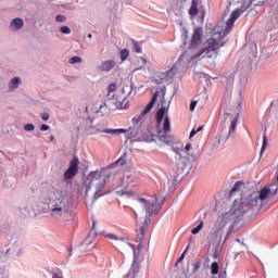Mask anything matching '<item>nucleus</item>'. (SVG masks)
I'll list each match as a JSON object with an SVG mask.
<instances>
[{
    "label": "nucleus",
    "instance_id": "29",
    "mask_svg": "<svg viewBox=\"0 0 278 278\" xmlns=\"http://www.w3.org/2000/svg\"><path fill=\"white\" fill-rule=\"evenodd\" d=\"M83 59L80 56H72L68 61L70 64H81Z\"/></svg>",
    "mask_w": 278,
    "mask_h": 278
},
{
    "label": "nucleus",
    "instance_id": "48",
    "mask_svg": "<svg viewBox=\"0 0 278 278\" xmlns=\"http://www.w3.org/2000/svg\"><path fill=\"white\" fill-rule=\"evenodd\" d=\"M52 278H62V276L60 274H53Z\"/></svg>",
    "mask_w": 278,
    "mask_h": 278
},
{
    "label": "nucleus",
    "instance_id": "23",
    "mask_svg": "<svg viewBox=\"0 0 278 278\" xmlns=\"http://www.w3.org/2000/svg\"><path fill=\"white\" fill-rule=\"evenodd\" d=\"M21 86V77H13L9 83V89L10 90H16Z\"/></svg>",
    "mask_w": 278,
    "mask_h": 278
},
{
    "label": "nucleus",
    "instance_id": "15",
    "mask_svg": "<svg viewBox=\"0 0 278 278\" xmlns=\"http://www.w3.org/2000/svg\"><path fill=\"white\" fill-rule=\"evenodd\" d=\"M106 108V110H118V100H105L103 104L100 105V111Z\"/></svg>",
    "mask_w": 278,
    "mask_h": 278
},
{
    "label": "nucleus",
    "instance_id": "24",
    "mask_svg": "<svg viewBox=\"0 0 278 278\" xmlns=\"http://www.w3.org/2000/svg\"><path fill=\"white\" fill-rule=\"evenodd\" d=\"M198 5H199V0H192L191 8L189 10L190 16H197V14H199Z\"/></svg>",
    "mask_w": 278,
    "mask_h": 278
},
{
    "label": "nucleus",
    "instance_id": "52",
    "mask_svg": "<svg viewBox=\"0 0 278 278\" xmlns=\"http://www.w3.org/2000/svg\"><path fill=\"white\" fill-rule=\"evenodd\" d=\"M87 36H88V38H92V34H90V33Z\"/></svg>",
    "mask_w": 278,
    "mask_h": 278
},
{
    "label": "nucleus",
    "instance_id": "26",
    "mask_svg": "<svg viewBox=\"0 0 278 278\" xmlns=\"http://www.w3.org/2000/svg\"><path fill=\"white\" fill-rule=\"evenodd\" d=\"M268 147V137L266 134L263 135V146L261 149V155H264V151H266V148Z\"/></svg>",
    "mask_w": 278,
    "mask_h": 278
},
{
    "label": "nucleus",
    "instance_id": "50",
    "mask_svg": "<svg viewBox=\"0 0 278 278\" xmlns=\"http://www.w3.org/2000/svg\"><path fill=\"white\" fill-rule=\"evenodd\" d=\"M53 140H55V137L50 136V141L53 142Z\"/></svg>",
    "mask_w": 278,
    "mask_h": 278
},
{
    "label": "nucleus",
    "instance_id": "18",
    "mask_svg": "<svg viewBox=\"0 0 278 278\" xmlns=\"http://www.w3.org/2000/svg\"><path fill=\"white\" fill-rule=\"evenodd\" d=\"M122 97H126L127 99H134V87L131 85H125L122 87Z\"/></svg>",
    "mask_w": 278,
    "mask_h": 278
},
{
    "label": "nucleus",
    "instance_id": "30",
    "mask_svg": "<svg viewBox=\"0 0 278 278\" xmlns=\"http://www.w3.org/2000/svg\"><path fill=\"white\" fill-rule=\"evenodd\" d=\"M127 58H129V50L123 49L121 51V60H122V62H125V60H127Z\"/></svg>",
    "mask_w": 278,
    "mask_h": 278
},
{
    "label": "nucleus",
    "instance_id": "32",
    "mask_svg": "<svg viewBox=\"0 0 278 278\" xmlns=\"http://www.w3.org/2000/svg\"><path fill=\"white\" fill-rule=\"evenodd\" d=\"M190 149H192V144L187 143L185 148H180V151H186L187 155H192V153H190Z\"/></svg>",
    "mask_w": 278,
    "mask_h": 278
},
{
    "label": "nucleus",
    "instance_id": "4",
    "mask_svg": "<svg viewBox=\"0 0 278 278\" xmlns=\"http://www.w3.org/2000/svg\"><path fill=\"white\" fill-rule=\"evenodd\" d=\"M41 202L48 206L50 216L54 220H64L71 216L73 200L63 189H47L41 197Z\"/></svg>",
    "mask_w": 278,
    "mask_h": 278
},
{
    "label": "nucleus",
    "instance_id": "39",
    "mask_svg": "<svg viewBox=\"0 0 278 278\" xmlns=\"http://www.w3.org/2000/svg\"><path fill=\"white\" fill-rule=\"evenodd\" d=\"M109 92H116V84H111L108 88Z\"/></svg>",
    "mask_w": 278,
    "mask_h": 278
},
{
    "label": "nucleus",
    "instance_id": "20",
    "mask_svg": "<svg viewBox=\"0 0 278 278\" xmlns=\"http://www.w3.org/2000/svg\"><path fill=\"white\" fill-rule=\"evenodd\" d=\"M94 223L92 225V229L90 230L88 237L85 239V244H92L94 240H97V230L94 229Z\"/></svg>",
    "mask_w": 278,
    "mask_h": 278
},
{
    "label": "nucleus",
    "instance_id": "38",
    "mask_svg": "<svg viewBox=\"0 0 278 278\" xmlns=\"http://www.w3.org/2000/svg\"><path fill=\"white\" fill-rule=\"evenodd\" d=\"M199 268H201V261H198L193 265V273H198Z\"/></svg>",
    "mask_w": 278,
    "mask_h": 278
},
{
    "label": "nucleus",
    "instance_id": "9",
    "mask_svg": "<svg viewBox=\"0 0 278 278\" xmlns=\"http://www.w3.org/2000/svg\"><path fill=\"white\" fill-rule=\"evenodd\" d=\"M190 62L192 61L190 60L188 54H181L178 62H176V64L169 71H167V74H166L167 79H179V77H181L180 66L181 65L186 66V64H190Z\"/></svg>",
    "mask_w": 278,
    "mask_h": 278
},
{
    "label": "nucleus",
    "instance_id": "17",
    "mask_svg": "<svg viewBox=\"0 0 278 278\" xmlns=\"http://www.w3.org/2000/svg\"><path fill=\"white\" fill-rule=\"evenodd\" d=\"M220 245H208V253L213 260H218L220 257Z\"/></svg>",
    "mask_w": 278,
    "mask_h": 278
},
{
    "label": "nucleus",
    "instance_id": "31",
    "mask_svg": "<svg viewBox=\"0 0 278 278\" xmlns=\"http://www.w3.org/2000/svg\"><path fill=\"white\" fill-rule=\"evenodd\" d=\"M201 229H203V222H200V224L191 230V233H193V236H197V233H199Z\"/></svg>",
    "mask_w": 278,
    "mask_h": 278
},
{
    "label": "nucleus",
    "instance_id": "58",
    "mask_svg": "<svg viewBox=\"0 0 278 278\" xmlns=\"http://www.w3.org/2000/svg\"><path fill=\"white\" fill-rule=\"evenodd\" d=\"M86 112H88V108H86Z\"/></svg>",
    "mask_w": 278,
    "mask_h": 278
},
{
    "label": "nucleus",
    "instance_id": "40",
    "mask_svg": "<svg viewBox=\"0 0 278 278\" xmlns=\"http://www.w3.org/2000/svg\"><path fill=\"white\" fill-rule=\"evenodd\" d=\"M49 129H50V127H49V125H47V124H42V125L40 126V131H49Z\"/></svg>",
    "mask_w": 278,
    "mask_h": 278
},
{
    "label": "nucleus",
    "instance_id": "53",
    "mask_svg": "<svg viewBox=\"0 0 278 278\" xmlns=\"http://www.w3.org/2000/svg\"><path fill=\"white\" fill-rule=\"evenodd\" d=\"M20 212H21V214H26L25 212H23V208H20Z\"/></svg>",
    "mask_w": 278,
    "mask_h": 278
},
{
    "label": "nucleus",
    "instance_id": "34",
    "mask_svg": "<svg viewBox=\"0 0 278 278\" xmlns=\"http://www.w3.org/2000/svg\"><path fill=\"white\" fill-rule=\"evenodd\" d=\"M34 129H36V126H34V124H26L24 126V131H34Z\"/></svg>",
    "mask_w": 278,
    "mask_h": 278
},
{
    "label": "nucleus",
    "instance_id": "35",
    "mask_svg": "<svg viewBox=\"0 0 278 278\" xmlns=\"http://www.w3.org/2000/svg\"><path fill=\"white\" fill-rule=\"evenodd\" d=\"M60 31H62L65 35H68V34H71V27H68V26H61L60 27Z\"/></svg>",
    "mask_w": 278,
    "mask_h": 278
},
{
    "label": "nucleus",
    "instance_id": "6",
    "mask_svg": "<svg viewBox=\"0 0 278 278\" xmlns=\"http://www.w3.org/2000/svg\"><path fill=\"white\" fill-rule=\"evenodd\" d=\"M155 205H157V198H150L149 200L139 198L135 204H134V213L136 218H138V214H142V212L146 211L144 222L142 226L139 227V231L137 230V238L139 240V249L142 247V243L144 242V236L147 233V229H149V224L151 223L150 216H153V214H157V211L155 210Z\"/></svg>",
    "mask_w": 278,
    "mask_h": 278
},
{
    "label": "nucleus",
    "instance_id": "43",
    "mask_svg": "<svg viewBox=\"0 0 278 278\" xmlns=\"http://www.w3.org/2000/svg\"><path fill=\"white\" fill-rule=\"evenodd\" d=\"M49 113H41V118H42V121H49Z\"/></svg>",
    "mask_w": 278,
    "mask_h": 278
},
{
    "label": "nucleus",
    "instance_id": "41",
    "mask_svg": "<svg viewBox=\"0 0 278 278\" xmlns=\"http://www.w3.org/2000/svg\"><path fill=\"white\" fill-rule=\"evenodd\" d=\"M194 108H197V101H192L190 103V106H189L190 112H194Z\"/></svg>",
    "mask_w": 278,
    "mask_h": 278
},
{
    "label": "nucleus",
    "instance_id": "21",
    "mask_svg": "<svg viewBox=\"0 0 278 278\" xmlns=\"http://www.w3.org/2000/svg\"><path fill=\"white\" fill-rule=\"evenodd\" d=\"M138 131H140V129L131 126L128 129H124V132L122 134H127L128 138H136L138 136Z\"/></svg>",
    "mask_w": 278,
    "mask_h": 278
},
{
    "label": "nucleus",
    "instance_id": "10",
    "mask_svg": "<svg viewBox=\"0 0 278 278\" xmlns=\"http://www.w3.org/2000/svg\"><path fill=\"white\" fill-rule=\"evenodd\" d=\"M108 124L103 123V124H98L97 126H90L89 128H87V134H109L110 136H121V134L125 132V130H123V128H118V129H108L106 127Z\"/></svg>",
    "mask_w": 278,
    "mask_h": 278
},
{
    "label": "nucleus",
    "instance_id": "37",
    "mask_svg": "<svg viewBox=\"0 0 278 278\" xmlns=\"http://www.w3.org/2000/svg\"><path fill=\"white\" fill-rule=\"evenodd\" d=\"M132 42H134V51H136V53H142V48H140L138 42L136 41H132Z\"/></svg>",
    "mask_w": 278,
    "mask_h": 278
},
{
    "label": "nucleus",
    "instance_id": "22",
    "mask_svg": "<svg viewBox=\"0 0 278 278\" xmlns=\"http://www.w3.org/2000/svg\"><path fill=\"white\" fill-rule=\"evenodd\" d=\"M231 250H232V253H235L236 255H240V253L244 251V249L240 247V239H236V241L231 245Z\"/></svg>",
    "mask_w": 278,
    "mask_h": 278
},
{
    "label": "nucleus",
    "instance_id": "16",
    "mask_svg": "<svg viewBox=\"0 0 278 278\" xmlns=\"http://www.w3.org/2000/svg\"><path fill=\"white\" fill-rule=\"evenodd\" d=\"M23 251V248L18 243H13L10 245V248L4 253H11V255H15L18 257Z\"/></svg>",
    "mask_w": 278,
    "mask_h": 278
},
{
    "label": "nucleus",
    "instance_id": "11",
    "mask_svg": "<svg viewBox=\"0 0 278 278\" xmlns=\"http://www.w3.org/2000/svg\"><path fill=\"white\" fill-rule=\"evenodd\" d=\"M79 159L77 156H75L71 162H70V166L66 169V172L64 173V179L68 180V179H74L75 176L77 175V173H79Z\"/></svg>",
    "mask_w": 278,
    "mask_h": 278
},
{
    "label": "nucleus",
    "instance_id": "5",
    "mask_svg": "<svg viewBox=\"0 0 278 278\" xmlns=\"http://www.w3.org/2000/svg\"><path fill=\"white\" fill-rule=\"evenodd\" d=\"M118 170H116L112 165L104 168L102 172H91L84 182L78 188V193L81 194L85 190V197H88L90 190H96L93 195V201H97L100 197H103V190H105V185L110 184L112 179H116Z\"/></svg>",
    "mask_w": 278,
    "mask_h": 278
},
{
    "label": "nucleus",
    "instance_id": "47",
    "mask_svg": "<svg viewBox=\"0 0 278 278\" xmlns=\"http://www.w3.org/2000/svg\"><path fill=\"white\" fill-rule=\"evenodd\" d=\"M262 53H264V49H262V47L260 48V50L256 49V55H262Z\"/></svg>",
    "mask_w": 278,
    "mask_h": 278
},
{
    "label": "nucleus",
    "instance_id": "13",
    "mask_svg": "<svg viewBox=\"0 0 278 278\" xmlns=\"http://www.w3.org/2000/svg\"><path fill=\"white\" fill-rule=\"evenodd\" d=\"M115 67H116V61L106 60L97 66V71H99L100 73H110V71H113Z\"/></svg>",
    "mask_w": 278,
    "mask_h": 278
},
{
    "label": "nucleus",
    "instance_id": "54",
    "mask_svg": "<svg viewBox=\"0 0 278 278\" xmlns=\"http://www.w3.org/2000/svg\"><path fill=\"white\" fill-rule=\"evenodd\" d=\"M225 242H227V238L224 239L223 244H225Z\"/></svg>",
    "mask_w": 278,
    "mask_h": 278
},
{
    "label": "nucleus",
    "instance_id": "51",
    "mask_svg": "<svg viewBox=\"0 0 278 278\" xmlns=\"http://www.w3.org/2000/svg\"><path fill=\"white\" fill-rule=\"evenodd\" d=\"M230 233H231V231H228V232L226 233V237H225V238H226V239L229 238V235H230Z\"/></svg>",
    "mask_w": 278,
    "mask_h": 278
},
{
    "label": "nucleus",
    "instance_id": "42",
    "mask_svg": "<svg viewBox=\"0 0 278 278\" xmlns=\"http://www.w3.org/2000/svg\"><path fill=\"white\" fill-rule=\"evenodd\" d=\"M106 100H111V101L115 100L114 92L109 91V93L106 94Z\"/></svg>",
    "mask_w": 278,
    "mask_h": 278
},
{
    "label": "nucleus",
    "instance_id": "12",
    "mask_svg": "<svg viewBox=\"0 0 278 278\" xmlns=\"http://www.w3.org/2000/svg\"><path fill=\"white\" fill-rule=\"evenodd\" d=\"M223 238V231H216V229L213 228V232L208 235V247H220V239Z\"/></svg>",
    "mask_w": 278,
    "mask_h": 278
},
{
    "label": "nucleus",
    "instance_id": "2",
    "mask_svg": "<svg viewBox=\"0 0 278 278\" xmlns=\"http://www.w3.org/2000/svg\"><path fill=\"white\" fill-rule=\"evenodd\" d=\"M239 8H237L230 15V18L226 23V30L224 33L220 31V28H216L215 33L211 38L206 41V47L200 49L199 51H194L199 45H201V38H203V28L198 27L194 29V33L191 38V48L188 52H185V55L194 62L201 60H216L218 58V49L223 47V36H227L231 29H233V25L240 15L243 12H247L251 8V1H241L238 2Z\"/></svg>",
    "mask_w": 278,
    "mask_h": 278
},
{
    "label": "nucleus",
    "instance_id": "55",
    "mask_svg": "<svg viewBox=\"0 0 278 278\" xmlns=\"http://www.w3.org/2000/svg\"><path fill=\"white\" fill-rule=\"evenodd\" d=\"M88 121H89L90 123H92V119L88 118Z\"/></svg>",
    "mask_w": 278,
    "mask_h": 278
},
{
    "label": "nucleus",
    "instance_id": "46",
    "mask_svg": "<svg viewBox=\"0 0 278 278\" xmlns=\"http://www.w3.org/2000/svg\"><path fill=\"white\" fill-rule=\"evenodd\" d=\"M240 248L243 249V251H247V243L244 241H240Z\"/></svg>",
    "mask_w": 278,
    "mask_h": 278
},
{
    "label": "nucleus",
    "instance_id": "8",
    "mask_svg": "<svg viewBox=\"0 0 278 278\" xmlns=\"http://www.w3.org/2000/svg\"><path fill=\"white\" fill-rule=\"evenodd\" d=\"M175 156V164L178 168L179 173H190L192 169V164H194V160L197 156L194 153L187 154L186 150H181V148H174Z\"/></svg>",
    "mask_w": 278,
    "mask_h": 278
},
{
    "label": "nucleus",
    "instance_id": "19",
    "mask_svg": "<svg viewBox=\"0 0 278 278\" xmlns=\"http://www.w3.org/2000/svg\"><path fill=\"white\" fill-rule=\"evenodd\" d=\"M122 100H117V110H127L129 108V101L131 98L121 97Z\"/></svg>",
    "mask_w": 278,
    "mask_h": 278
},
{
    "label": "nucleus",
    "instance_id": "25",
    "mask_svg": "<svg viewBox=\"0 0 278 278\" xmlns=\"http://www.w3.org/2000/svg\"><path fill=\"white\" fill-rule=\"evenodd\" d=\"M142 121H144V117L142 115L135 116L132 118V127L140 129L142 127Z\"/></svg>",
    "mask_w": 278,
    "mask_h": 278
},
{
    "label": "nucleus",
    "instance_id": "28",
    "mask_svg": "<svg viewBox=\"0 0 278 278\" xmlns=\"http://www.w3.org/2000/svg\"><path fill=\"white\" fill-rule=\"evenodd\" d=\"M127 164V160L121 157L115 163L111 164L113 168H116V166H125Z\"/></svg>",
    "mask_w": 278,
    "mask_h": 278
},
{
    "label": "nucleus",
    "instance_id": "33",
    "mask_svg": "<svg viewBox=\"0 0 278 278\" xmlns=\"http://www.w3.org/2000/svg\"><path fill=\"white\" fill-rule=\"evenodd\" d=\"M55 21H56V23H66V16L59 14L55 16Z\"/></svg>",
    "mask_w": 278,
    "mask_h": 278
},
{
    "label": "nucleus",
    "instance_id": "49",
    "mask_svg": "<svg viewBox=\"0 0 278 278\" xmlns=\"http://www.w3.org/2000/svg\"><path fill=\"white\" fill-rule=\"evenodd\" d=\"M195 130H197L198 132H199V131H203V126L198 127Z\"/></svg>",
    "mask_w": 278,
    "mask_h": 278
},
{
    "label": "nucleus",
    "instance_id": "45",
    "mask_svg": "<svg viewBox=\"0 0 278 278\" xmlns=\"http://www.w3.org/2000/svg\"><path fill=\"white\" fill-rule=\"evenodd\" d=\"M197 134H199L198 131H197V129H192L191 130V132H190V136H189V138H193V136H197Z\"/></svg>",
    "mask_w": 278,
    "mask_h": 278
},
{
    "label": "nucleus",
    "instance_id": "3",
    "mask_svg": "<svg viewBox=\"0 0 278 278\" xmlns=\"http://www.w3.org/2000/svg\"><path fill=\"white\" fill-rule=\"evenodd\" d=\"M160 87H156L155 92L153 93L152 100L149 104L144 108V110L140 113L141 116H147L153 110V105H155V101H157V97L162 94V106L156 113V123H157V135L151 132V130L147 129L143 134L137 138L138 142H155L162 147V144H173L175 142V137L170 134V117L166 116L164 118V114L168 112V108H170V101L166 104V86L162 85V81L157 83ZM164 121V122H163ZM163 122V130L160 128Z\"/></svg>",
    "mask_w": 278,
    "mask_h": 278
},
{
    "label": "nucleus",
    "instance_id": "14",
    "mask_svg": "<svg viewBox=\"0 0 278 278\" xmlns=\"http://www.w3.org/2000/svg\"><path fill=\"white\" fill-rule=\"evenodd\" d=\"M10 29L11 31H18L20 29H23L25 27V21L21 17H15L10 23Z\"/></svg>",
    "mask_w": 278,
    "mask_h": 278
},
{
    "label": "nucleus",
    "instance_id": "57",
    "mask_svg": "<svg viewBox=\"0 0 278 278\" xmlns=\"http://www.w3.org/2000/svg\"><path fill=\"white\" fill-rule=\"evenodd\" d=\"M224 275H227V271H224Z\"/></svg>",
    "mask_w": 278,
    "mask_h": 278
},
{
    "label": "nucleus",
    "instance_id": "56",
    "mask_svg": "<svg viewBox=\"0 0 278 278\" xmlns=\"http://www.w3.org/2000/svg\"><path fill=\"white\" fill-rule=\"evenodd\" d=\"M243 81H247V78H243Z\"/></svg>",
    "mask_w": 278,
    "mask_h": 278
},
{
    "label": "nucleus",
    "instance_id": "27",
    "mask_svg": "<svg viewBox=\"0 0 278 278\" xmlns=\"http://www.w3.org/2000/svg\"><path fill=\"white\" fill-rule=\"evenodd\" d=\"M219 269L218 262H213L211 265V275H218Z\"/></svg>",
    "mask_w": 278,
    "mask_h": 278
},
{
    "label": "nucleus",
    "instance_id": "44",
    "mask_svg": "<svg viewBox=\"0 0 278 278\" xmlns=\"http://www.w3.org/2000/svg\"><path fill=\"white\" fill-rule=\"evenodd\" d=\"M126 197H134V192L132 191H122V195H125Z\"/></svg>",
    "mask_w": 278,
    "mask_h": 278
},
{
    "label": "nucleus",
    "instance_id": "36",
    "mask_svg": "<svg viewBox=\"0 0 278 278\" xmlns=\"http://www.w3.org/2000/svg\"><path fill=\"white\" fill-rule=\"evenodd\" d=\"M188 249H190V245H188L186 248V250L182 252V254L179 256L177 262H184V260L186 258V254L188 253Z\"/></svg>",
    "mask_w": 278,
    "mask_h": 278
},
{
    "label": "nucleus",
    "instance_id": "7",
    "mask_svg": "<svg viewBox=\"0 0 278 278\" xmlns=\"http://www.w3.org/2000/svg\"><path fill=\"white\" fill-rule=\"evenodd\" d=\"M240 110H242V97L239 96V99L237 101V115L232 117L231 114L225 113L222 116V121L226 125H230L227 128H222L218 136V142H227L229 138H233L236 136V127L238 126V114L240 113Z\"/></svg>",
    "mask_w": 278,
    "mask_h": 278
},
{
    "label": "nucleus",
    "instance_id": "1",
    "mask_svg": "<svg viewBox=\"0 0 278 278\" xmlns=\"http://www.w3.org/2000/svg\"><path fill=\"white\" fill-rule=\"evenodd\" d=\"M236 192H241V198L235 200L230 211L223 213L215 220L214 229L223 231L224 227L230 225V229H233V225L238 223L239 218H242L247 212H260L268 205V197L275 194V189L268 187L262 188L261 190L245 192L244 182H236L230 191V197L236 194Z\"/></svg>",
    "mask_w": 278,
    "mask_h": 278
}]
</instances>
